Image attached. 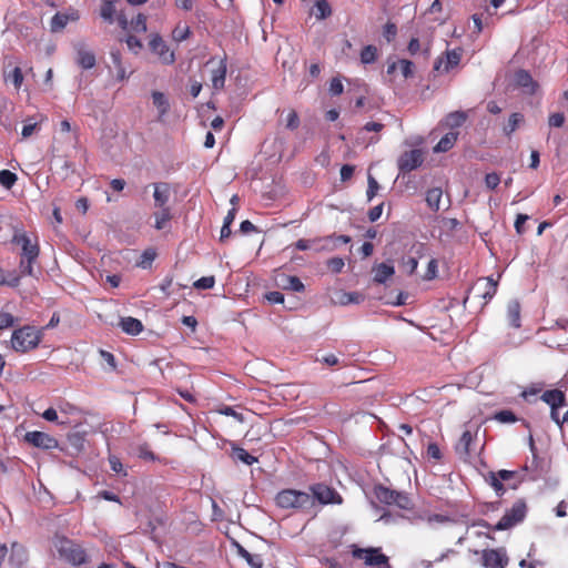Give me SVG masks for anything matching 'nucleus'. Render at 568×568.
Returning <instances> with one entry per match:
<instances>
[{"mask_svg": "<svg viewBox=\"0 0 568 568\" xmlns=\"http://www.w3.org/2000/svg\"><path fill=\"white\" fill-rule=\"evenodd\" d=\"M565 123V114L562 112L551 113L548 118V124L551 128H561Z\"/></svg>", "mask_w": 568, "mask_h": 568, "instance_id": "3c124183", "label": "nucleus"}, {"mask_svg": "<svg viewBox=\"0 0 568 568\" xmlns=\"http://www.w3.org/2000/svg\"><path fill=\"white\" fill-rule=\"evenodd\" d=\"M373 281L377 284H385L395 274V268L388 263H378L373 267Z\"/></svg>", "mask_w": 568, "mask_h": 568, "instance_id": "f3484780", "label": "nucleus"}, {"mask_svg": "<svg viewBox=\"0 0 568 568\" xmlns=\"http://www.w3.org/2000/svg\"><path fill=\"white\" fill-rule=\"evenodd\" d=\"M458 138V132L450 131L446 133L435 145V152H447L449 151L456 143Z\"/></svg>", "mask_w": 568, "mask_h": 568, "instance_id": "393cba45", "label": "nucleus"}, {"mask_svg": "<svg viewBox=\"0 0 568 568\" xmlns=\"http://www.w3.org/2000/svg\"><path fill=\"white\" fill-rule=\"evenodd\" d=\"M156 254L153 250L149 248V250H145L143 253H142V261L139 263L140 266H142L143 268H145L146 266H149L155 258Z\"/></svg>", "mask_w": 568, "mask_h": 568, "instance_id": "bf43d9fd", "label": "nucleus"}, {"mask_svg": "<svg viewBox=\"0 0 568 568\" xmlns=\"http://www.w3.org/2000/svg\"><path fill=\"white\" fill-rule=\"evenodd\" d=\"M481 562L485 568H505L508 557L505 549H485L481 554Z\"/></svg>", "mask_w": 568, "mask_h": 568, "instance_id": "ddd939ff", "label": "nucleus"}, {"mask_svg": "<svg viewBox=\"0 0 568 568\" xmlns=\"http://www.w3.org/2000/svg\"><path fill=\"white\" fill-rule=\"evenodd\" d=\"M473 442L474 435L470 430L466 429L455 446L456 453L463 458H468L470 456V445Z\"/></svg>", "mask_w": 568, "mask_h": 568, "instance_id": "412c9836", "label": "nucleus"}, {"mask_svg": "<svg viewBox=\"0 0 568 568\" xmlns=\"http://www.w3.org/2000/svg\"><path fill=\"white\" fill-rule=\"evenodd\" d=\"M79 19V11L72 8L64 12H57L51 19V30L53 32L62 31L69 22H75Z\"/></svg>", "mask_w": 568, "mask_h": 568, "instance_id": "4468645a", "label": "nucleus"}, {"mask_svg": "<svg viewBox=\"0 0 568 568\" xmlns=\"http://www.w3.org/2000/svg\"><path fill=\"white\" fill-rule=\"evenodd\" d=\"M418 266V260L414 256H408L406 260H403V267L407 274L412 275L415 273Z\"/></svg>", "mask_w": 568, "mask_h": 568, "instance_id": "603ef678", "label": "nucleus"}, {"mask_svg": "<svg viewBox=\"0 0 568 568\" xmlns=\"http://www.w3.org/2000/svg\"><path fill=\"white\" fill-rule=\"evenodd\" d=\"M13 243L21 246L19 262L21 275L33 276V265L40 254L38 240H32L27 233H20L13 236Z\"/></svg>", "mask_w": 568, "mask_h": 568, "instance_id": "f03ea898", "label": "nucleus"}, {"mask_svg": "<svg viewBox=\"0 0 568 568\" xmlns=\"http://www.w3.org/2000/svg\"><path fill=\"white\" fill-rule=\"evenodd\" d=\"M134 452H135L136 456L143 460H150V462L158 460L156 455L151 450L150 445L145 442L138 444L134 447Z\"/></svg>", "mask_w": 568, "mask_h": 568, "instance_id": "72a5a7b5", "label": "nucleus"}, {"mask_svg": "<svg viewBox=\"0 0 568 568\" xmlns=\"http://www.w3.org/2000/svg\"><path fill=\"white\" fill-rule=\"evenodd\" d=\"M16 318L10 313L0 312V331L13 326Z\"/></svg>", "mask_w": 568, "mask_h": 568, "instance_id": "6e6d98bb", "label": "nucleus"}, {"mask_svg": "<svg viewBox=\"0 0 568 568\" xmlns=\"http://www.w3.org/2000/svg\"><path fill=\"white\" fill-rule=\"evenodd\" d=\"M497 287L498 280H494L490 276L478 278L469 290L466 300L473 297L478 300L481 306H485L496 295Z\"/></svg>", "mask_w": 568, "mask_h": 568, "instance_id": "39448f33", "label": "nucleus"}, {"mask_svg": "<svg viewBox=\"0 0 568 568\" xmlns=\"http://www.w3.org/2000/svg\"><path fill=\"white\" fill-rule=\"evenodd\" d=\"M359 58L363 64L374 63L378 58V50L373 44L365 45L361 51Z\"/></svg>", "mask_w": 568, "mask_h": 568, "instance_id": "2f4dec72", "label": "nucleus"}, {"mask_svg": "<svg viewBox=\"0 0 568 568\" xmlns=\"http://www.w3.org/2000/svg\"><path fill=\"white\" fill-rule=\"evenodd\" d=\"M276 507L291 514H308L314 508V497L308 491L295 488H284L275 497Z\"/></svg>", "mask_w": 568, "mask_h": 568, "instance_id": "f257e3e1", "label": "nucleus"}, {"mask_svg": "<svg viewBox=\"0 0 568 568\" xmlns=\"http://www.w3.org/2000/svg\"><path fill=\"white\" fill-rule=\"evenodd\" d=\"M191 34L190 27L187 24L178 23L172 30V40L175 42H182L186 40Z\"/></svg>", "mask_w": 568, "mask_h": 568, "instance_id": "4c0bfd02", "label": "nucleus"}, {"mask_svg": "<svg viewBox=\"0 0 568 568\" xmlns=\"http://www.w3.org/2000/svg\"><path fill=\"white\" fill-rule=\"evenodd\" d=\"M38 130V123L36 122H27L21 131V135L23 139L30 138Z\"/></svg>", "mask_w": 568, "mask_h": 568, "instance_id": "e2e57ef3", "label": "nucleus"}, {"mask_svg": "<svg viewBox=\"0 0 568 568\" xmlns=\"http://www.w3.org/2000/svg\"><path fill=\"white\" fill-rule=\"evenodd\" d=\"M507 320L510 326L520 327V304L513 301L507 306Z\"/></svg>", "mask_w": 568, "mask_h": 568, "instance_id": "a878e982", "label": "nucleus"}, {"mask_svg": "<svg viewBox=\"0 0 568 568\" xmlns=\"http://www.w3.org/2000/svg\"><path fill=\"white\" fill-rule=\"evenodd\" d=\"M9 79H11L14 88L19 90L23 83V73L21 68L16 67L12 72L8 75Z\"/></svg>", "mask_w": 568, "mask_h": 568, "instance_id": "09e8293b", "label": "nucleus"}, {"mask_svg": "<svg viewBox=\"0 0 568 568\" xmlns=\"http://www.w3.org/2000/svg\"><path fill=\"white\" fill-rule=\"evenodd\" d=\"M24 440L37 448L45 450L54 449L59 446V442L57 438L39 430L28 432L24 435Z\"/></svg>", "mask_w": 568, "mask_h": 568, "instance_id": "f8f14e48", "label": "nucleus"}, {"mask_svg": "<svg viewBox=\"0 0 568 568\" xmlns=\"http://www.w3.org/2000/svg\"><path fill=\"white\" fill-rule=\"evenodd\" d=\"M115 22L119 24V27L123 31H129L130 21L128 20L126 16L123 11H119L115 16Z\"/></svg>", "mask_w": 568, "mask_h": 568, "instance_id": "0e129e2a", "label": "nucleus"}, {"mask_svg": "<svg viewBox=\"0 0 568 568\" xmlns=\"http://www.w3.org/2000/svg\"><path fill=\"white\" fill-rule=\"evenodd\" d=\"M149 45L150 50L159 57L162 63L170 65L175 62L174 51L170 49L160 34H152Z\"/></svg>", "mask_w": 568, "mask_h": 568, "instance_id": "9b49d317", "label": "nucleus"}, {"mask_svg": "<svg viewBox=\"0 0 568 568\" xmlns=\"http://www.w3.org/2000/svg\"><path fill=\"white\" fill-rule=\"evenodd\" d=\"M215 285V277L213 275L203 276L193 283L196 290H210Z\"/></svg>", "mask_w": 568, "mask_h": 568, "instance_id": "c03bdc74", "label": "nucleus"}, {"mask_svg": "<svg viewBox=\"0 0 568 568\" xmlns=\"http://www.w3.org/2000/svg\"><path fill=\"white\" fill-rule=\"evenodd\" d=\"M119 325L124 333L133 336L139 335L143 331L142 322L131 316L122 317Z\"/></svg>", "mask_w": 568, "mask_h": 568, "instance_id": "4be33fe9", "label": "nucleus"}, {"mask_svg": "<svg viewBox=\"0 0 568 568\" xmlns=\"http://www.w3.org/2000/svg\"><path fill=\"white\" fill-rule=\"evenodd\" d=\"M245 560L252 568H262L263 566V560L261 556L256 554L250 552L248 557H246Z\"/></svg>", "mask_w": 568, "mask_h": 568, "instance_id": "69168bd1", "label": "nucleus"}, {"mask_svg": "<svg viewBox=\"0 0 568 568\" xmlns=\"http://www.w3.org/2000/svg\"><path fill=\"white\" fill-rule=\"evenodd\" d=\"M527 506L526 503L521 499L514 503V505L507 509L504 516L499 519V521L495 525V530H506L518 523L523 521L526 517Z\"/></svg>", "mask_w": 568, "mask_h": 568, "instance_id": "6e6552de", "label": "nucleus"}, {"mask_svg": "<svg viewBox=\"0 0 568 568\" xmlns=\"http://www.w3.org/2000/svg\"><path fill=\"white\" fill-rule=\"evenodd\" d=\"M226 78V60L222 59L219 67L212 71V85L215 90H220L224 87Z\"/></svg>", "mask_w": 568, "mask_h": 568, "instance_id": "b1692460", "label": "nucleus"}, {"mask_svg": "<svg viewBox=\"0 0 568 568\" xmlns=\"http://www.w3.org/2000/svg\"><path fill=\"white\" fill-rule=\"evenodd\" d=\"M494 418L503 424L515 423L517 420L516 415L508 409L499 410L495 414Z\"/></svg>", "mask_w": 568, "mask_h": 568, "instance_id": "37998d69", "label": "nucleus"}, {"mask_svg": "<svg viewBox=\"0 0 568 568\" xmlns=\"http://www.w3.org/2000/svg\"><path fill=\"white\" fill-rule=\"evenodd\" d=\"M486 483H488L496 495L501 497L506 493V487L504 481L508 483V487L511 489H516L520 484V479L518 477V473L515 470L500 469L498 471H489L485 477Z\"/></svg>", "mask_w": 568, "mask_h": 568, "instance_id": "20e7f679", "label": "nucleus"}, {"mask_svg": "<svg viewBox=\"0 0 568 568\" xmlns=\"http://www.w3.org/2000/svg\"><path fill=\"white\" fill-rule=\"evenodd\" d=\"M396 490L390 489L383 485H377L374 488V495L376 499L387 506H393Z\"/></svg>", "mask_w": 568, "mask_h": 568, "instance_id": "5701e85b", "label": "nucleus"}, {"mask_svg": "<svg viewBox=\"0 0 568 568\" xmlns=\"http://www.w3.org/2000/svg\"><path fill=\"white\" fill-rule=\"evenodd\" d=\"M344 85L338 78H333L329 83V93L332 95H339L343 93Z\"/></svg>", "mask_w": 568, "mask_h": 568, "instance_id": "052dcab7", "label": "nucleus"}, {"mask_svg": "<svg viewBox=\"0 0 568 568\" xmlns=\"http://www.w3.org/2000/svg\"><path fill=\"white\" fill-rule=\"evenodd\" d=\"M393 506L404 510H410L413 508V501L406 493L396 490Z\"/></svg>", "mask_w": 568, "mask_h": 568, "instance_id": "ea45409f", "label": "nucleus"}, {"mask_svg": "<svg viewBox=\"0 0 568 568\" xmlns=\"http://www.w3.org/2000/svg\"><path fill=\"white\" fill-rule=\"evenodd\" d=\"M152 101H153L154 106L159 111L160 118L164 116L169 112L170 103H169L166 97L162 92H160V91L152 92Z\"/></svg>", "mask_w": 568, "mask_h": 568, "instance_id": "bb28decb", "label": "nucleus"}, {"mask_svg": "<svg viewBox=\"0 0 568 568\" xmlns=\"http://www.w3.org/2000/svg\"><path fill=\"white\" fill-rule=\"evenodd\" d=\"M233 456L235 459L244 463L245 465H253L255 463H257V457L251 455L248 452H246L244 448L242 447H234L233 448Z\"/></svg>", "mask_w": 568, "mask_h": 568, "instance_id": "e433bc0d", "label": "nucleus"}, {"mask_svg": "<svg viewBox=\"0 0 568 568\" xmlns=\"http://www.w3.org/2000/svg\"><path fill=\"white\" fill-rule=\"evenodd\" d=\"M326 264L328 270L334 274L341 273L343 267L345 266V262L342 257H332L327 261Z\"/></svg>", "mask_w": 568, "mask_h": 568, "instance_id": "de8ad7c7", "label": "nucleus"}, {"mask_svg": "<svg viewBox=\"0 0 568 568\" xmlns=\"http://www.w3.org/2000/svg\"><path fill=\"white\" fill-rule=\"evenodd\" d=\"M154 192V205L158 209H170L168 202L170 200L171 187L169 183L159 182L153 183Z\"/></svg>", "mask_w": 568, "mask_h": 568, "instance_id": "2eb2a0df", "label": "nucleus"}, {"mask_svg": "<svg viewBox=\"0 0 568 568\" xmlns=\"http://www.w3.org/2000/svg\"><path fill=\"white\" fill-rule=\"evenodd\" d=\"M437 273V261L435 258H432L428 262L427 272L425 274L426 280H433L436 276Z\"/></svg>", "mask_w": 568, "mask_h": 568, "instance_id": "774afa93", "label": "nucleus"}, {"mask_svg": "<svg viewBox=\"0 0 568 568\" xmlns=\"http://www.w3.org/2000/svg\"><path fill=\"white\" fill-rule=\"evenodd\" d=\"M355 171V166L351 164H344L341 168V181L346 182L349 181L353 178Z\"/></svg>", "mask_w": 568, "mask_h": 568, "instance_id": "680f3d73", "label": "nucleus"}, {"mask_svg": "<svg viewBox=\"0 0 568 568\" xmlns=\"http://www.w3.org/2000/svg\"><path fill=\"white\" fill-rule=\"evenodd\" d=\"M128 48L133 51L134 53H138L142 49V42L140 39H138L135 36H128L125 39Z\"/></svg>", "mask_w": 568, "mask_h": 568, "instance_id": "5fc2aeb1", "label": "nucleus"}, {"mask_svg": "<svg viewBox=\"0 0 568 568\" xmlns=\"http://www.w3.org/2000/svg\"><path fill=\"white\" fill-rule=\"evenodd\" d=\"M154 227L156 230H163L166 224L172 220L171 209H160L159 212L154 213Z\"/></svg>", "mask_w": 568, "mask_h": 568, "instance_id": "f704fd0d", "label": "nucleus"}, {"mask_svg": "<svg viewBox=\"0 0 568 568\" xmlns=\"http://www.w3.org/2000/svg\"><path fill=\"white\" fill-rule=\"evenodd\" d=\"M16 173L9 171V170H2L0 171V184L3 185L7 189H10L13 186V184L17 181Z\"/></svg>", "mask_w": 568, "mask_h": 568, "instance_id": "79ce46f5", "label": "nucleus"}, {"mask_svg": "<svg viewBox=\"0 0 568 568\" xmlns=\"http://www.w3.org/2000/svg\"><path fill=\"white\" fill-rule=\"evenodd\" d=\"M20 283V276L14 273L6 275L4 271L0 267V286L7 285L10 287H17Z\"/></svg>", "mask_w": 568, "mask_h": 568, "instance_id": "a19ab883", "label": "nucleus"}, {"mask_svg": "<svg viewBox=\"0 0 568 568\" xmlns=\"http://www.w3.org/2000/svg\"><path fill=\"white\" fill-rule=\"evenodd\" d=\"M312 497H314V504L318 501L321 505L328 504H342V496L332 487L327 486L323 483H316L310 486V491Z\"/></svg>", "mask_w": 568, "mask_h": 568, "instance_id": "1a4fd4ad", "label": "nucleus"}, {"mask_svg": "<svg viewBox=\"0 0 568 568\" xmlns=\"http://www.w3.org/2000/svg\"><path fill=\"white\" fill-rule=\"evenodd\" d=\"M463 55V49L457 48L446 52L445 59V71L448 72L450 69L457 67Z\"/></svg>", "mask_w": 568, "mask_h": 568, "instance_id": "c756f323", "label": "nucleus"}, {"mask_svg": "<svg viewBox=\"0 0 568 568\" xmlns=\"http://www.w3.org/2000/svg\"><path fill=\"white\" fill-rule=\"evenodd\" d=\"M42 337L43 328L26 325L12 332L11 347L18 353H28L39 346Z\"/></svg>", "mask_w": 568, "mask_h": 568, "instance_id": "7ed1b4c3", "label": "nucleus"}, {"mask_svg": "<svg viewBox=\"0 0 568 568\" xmlns=\"http://www.w3.org/2000/svg\"><path fill=\"white\" fill-rule=\"evenodd\" d=\"M100 2H101L100 9H99L100 18L109 24L114 23L115 16L118 13L116 3L120 2V0H100Z\"/></svg>", "mask_w": 568, "mask_h": 568, "instance_id": "dca6fc26", "label": "nucleus"}, {"mask_svg": "<svg viewBox=\"0 0 568 568\" xmlns=\"http://www.w3.org/2000/svg\"><path fill=\"white\" fill-rule=\"evenodd\" d=\"M95 55L92 51L85 49L83 44L77 47V63L82 69H92L95 65Z\"/></svg>", "mask_w": 568, "mask_h": 568, "instance_id": "6ab92c4d", "label": "nucleus"}, {"mask_svg": "<svg viewBox=\"0 0 568 568\" xmlns=\"http://www.w3.org/2000/svg\"><path fill=\"white\" fill-rule=\"evenodd\" d=\"M285 126L291 131H294L300 126V118L295 110H291L288 112Z\"/></svg>", "mask_w": 568, "mask_h": 568, "instance_id": "8fccbe9b", "label": "nucleus"}, {"mask_svg": "<svg viewBox=\"0 0 568 568\" xmlns=\"http://www.w3.org/2000/svg\"><path fill=\"white\" fill-rule=\"evenodd\" d=\"M282 287L284 290H291L293 292H303L305 286L297 276L283 275Z\"/></svg>", "mask_w": 568, "mask_h": 568, "instance_id": "7c9ffc66", "label": "nucleus"}, {"mask_svg": "<svg viewBox=\"0 0 568 568\" xmlns=\"http://www.w3.org/2000/svg\"><path fill=\"white\" fill-rule=\"evenodd\" d=\"M427 456L429 458L440 460L443 457L442 450L436 443H429L427 446Z\"/></svg>", "mask_w": 568, "mask_h": 568, "instance_id": "13d9d810", "label": "nucleus"}, {"mask_svg": "<svg viewBox=\"0 0 568 568\" xmlns=\"http://www.w3.org/2000/svg\"><path fill=\"white\" fill-rule=\"evenodd\" d=\"M217 413L225 416L234 417L236 420L242 423L244 420V417L241 413H237L233 407L231 406H223L217 409Z\"/></svg>", "mask_w": 568, "mask_h": 568, "instance_id": "864d4df0", "label": "nucleus"}, {"mask_svg": "<svg viewBox=\"0 0 568 568\" xmlns=\"http://www.w3.org/2000/svg\"><path fill=\"white\" fill-rule=\"evenodd\" d=\"M541 399L550 406V408H560L566 405L565 393L560 389H550L544 392Z\"/></svg>", "mask_w": 568, "mask_h": 568, "instance_id": "a211bd4d", "label": "nucleus"}, {"mask_svg": "<svg viewBox=\"0 0 568 568\" xmlns=\"http://www.w3.org/2000/svg\"><path fill=\"white\" fill-rule=\"evenodd\" d=\"M467 120V114L464 111H455L447 114L445 118L446 126L457 129L462 126Z\"/></svg>", "mask_w": 568, "mask_h": 568, "instance_id": "c85d7f7f", "label": "nucleus"}, {"mask_svg": "<svg viewBox=\"0 0 568 568\" xmlns=\"http://www.w3.org/2000/svg\"><path fill=\"white\" fill-rule=\"evenodd\" d=\"M352 556L355 559H361L366 566L379 567L382 565L390 568L388 564V557L384 555L381 548H359L356 545L352 546Z\"/></svg>", "mask_w": 568, "mask_h": 568, "instance_id": "0eeeda50", "label": "nucleus"}, {"mask_svg": "<svg viewBox=\"0 0 568 568\" xmlns=\"http://www.w3.org/2000/svg\"><path fill=\"white\" fill-rule=\"evenodd\" d=\"M523 121L524 115L521 113H513L508 119V123L504 126L505 134L508 136L511 135Z\"/></svg>", "mask_w": 568, "mask_h": 568, "instance_id": "58836bf2", "label": "nucleus"}, {"mask_svg": "<svg viewBox=\"0 0 568 568\" xmlns=\"http://www.w3.org/2000/svg\"><path fill=\"white\" fill-rule=\"evenodd\" d=\"M423 162L424 155L422 150L414 149L400 154L397 160V166L400 173L406 174L419 168Z\"/></svg>", "mask_w": 568, "mask_h": 568, "instance_id": "9d476101", "label": "nucleus"}, {"mask_svg": "<svg viewBox=\"0 0 568 568\" xmlns=\"http://www.w3.org/2000/svg\"><path fill=\"white\" fill-rule=\"evenodd\" d=\"M397 36V27L393 22H387L383 28V37L387 42H392L395 40Z\"/></svg>", "mask_w": 568, "mask_h": 568, "instance_id": "49530a36", "label": "nucleus"}, {"mask_svg": "<svg viewBox=\"0 0 568 568\" xmlns=\"http://www.w3.org/2000/svg\"><path fill=\"white\" fill-rule=\"evenodd\" d=\"M146 16L143 13H138L131 21L129 31L136 32V33H144L146 32Z\"/></svg>", "mask_w": 568, "mask_h": 568, "instance_id": "c9c22d12", "label": "nucleus"}, {"mask_svg": "<svg viewBox=\"0 0 568 568\" xmlns=\"http://www.w3.org/2000/svg\"><path fill=\"white\" fill-rule=\"evenodd\" d=\"M398 67L400 68V72L405 79L412 78L414 75L415 65L412 61L400 59L398 60Z\"/></svg>", "mask_w": 568, "mask_h": 568, "instance_id": "a18cd8bd", "label": "nucleus"}, {"mask_svg": "<svg viewBox=\"0 0 568 568\" xmlns=\"http://www.w3.org/2000/svg\"><path fill=\"white\" fill-rule=\"evenodd\" d=\"M442 196L443 191L440 187H433L427 191L426 202L432 211L436 212L439 210Z\"/></svg>", "mask_w": 568, "mask_h": 568, "instance_id": "cd10ccee", "label": "nucleus"}, {"mask_svg": "<svg viewBox=\"0 0 568 568\" xmlns=\"http://www.w3.org/2000/svg\"><path fill=\"white\" fill-rule=\"evenodd\" d=\"M515 81L518 87L526 89L530 94H534L538 88L537 82L526 70L517 71L515 74Z\"/></svg>", "mask_w": 568, "mask_h": 568, "instance_id": "aec40b11", "label": "nucleus"}, {"mask_svg": "<svg viewBox=\"0 0 568 568\" xmlns=\"http://www.w3.org/2000/svg\"><path fill=\"white\" fill-rule=\"evenodd\" d=\"M315 11L314 14L317 20H324L331 17L332 8L327 0H316L314 4Z\"/></svg>", "mask_w": 568, "mask_h": 568, "instance_id": "473e14b6", "label": "nucleus"}, {"mask_svg": "<svg viewBox=\"0 0 568 568\" xmlns=\"http://www.w3.org/2000/svg\"><path fill=\"white\" fill-rule=\"evenodd\" d=\"M379 185L377 181L373 176H368V189H367V197L368 200H372L378 190Z\"/></svg>", "mask_w": 568, "mask_h": 568, "instance_id": "338daca9", "label": "nucleus"}, {"mask_svg": "<svg viewBox=\"0 0 568 568\" xmlns=\"http://www.w3.org/2000/svg\"><path fill=\"white\" fill-rule=\"evenodd\" d=\"M500 183V176L493 172V173H488L486 174L485 176V184L488 189L490 190H495Z\"/></svg>", "mask_w": 568, "mask_h": 568, "instance_id": "4d7b16f0", "label": "nucleus"}, {"mask_svg": "<svg viewBox=\"0 0 568 568\" xmlns=\"http://www.w3.org/2000/svg\"><path fill=\"white\" fill-rule=\"evenodd\" d=\"M57 549L60 557L73 566H80L87 561L84 549L68 538L60 539Z\"/></svg>", "mask_w": 568, "mask_h": 568, "instance_id": "423d86ee", "label": "nucleus"}]
</instances>
